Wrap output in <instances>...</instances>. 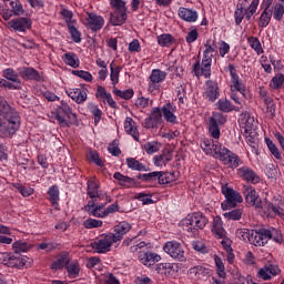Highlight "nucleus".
I'll list each match as a JSON object with an SVG mask.
<instances>
[{"label":"nucleus","instance_id":"f257e3e1","mask_svg":"<svg viewBox=\"0 0 284 284\" xmlns=\"http://www.w3.org/2000/svg\"><path fill=\"white\" fill-rule=\"evenodd\" d=\"M21 128V114L12 108L6 98L0 97V136L12 139Z\"/></svg>","mask_w":284,"mask_h":284},{"label":"nucleus","instance_id":"f03ea898","mask_svg":"<svg viewBox=\"0 0 284 284\" xmlns=\"http://www.w3.org/2000/svg\"><path fill=\"white\" fill-rule=\"evenodd\" d=\"M205 50L203 51L202 64L200 61L193 63L191 72L194 77H204L205 79H210L212 77V59L214 57V52H216V42L207 40L204 44Z\"/></svg>","mask_w":284,"mask_h":284},{"label":"nucleus","instance_id":"7ed1b4c3","mask_svg":"<svg viewBox=\"0 0 284 284\" xmlns=\"http://www.w3.org/2000/svg\"><path fill=\"white\" fill-rule=\"evenodd\" d=\"M183 226L185 227L186 232L191 234H196L199 230H203L205 225H207V217L203 215L201 212H195L189 214L183 221Z\"/></svg>","mask_w":284,"mask_h":284},{"label":"nucleus","instance_id":"20e7f679","mask_svg":"<svg viewBox=\"0 0 284 284\" xmlns=\"http://www.w3.org/2000/svg\"><path fill=\"white\" fill-rule=\"evenodd\" d=\"M112 245L118 247L119 243L113 239L112 233H103L95 237L91 247L97 252V254H108L112 251Z\"/></svg>","mask_w":284,"mask_h":284},{"label":"nucleus","instance_id":"39448f33","mask_svg":"<svg viewBox=\"0 0 284 284\" xmlns=\"http://www.w3.org/2000/svg\"><path fill=\"white\" fill-rule=\"evenodd\" d=\"M221 191L225 199V201L222 202V210H234L239 203H243V195L227 184L222 185Z\"/></svg>","mask_w":284,"mask_h":284},{"label":"nucleus","instance_id":"423d86ee","mask_svg":"<svg viewBox=\"0 0 284 284\" xmlns=\"http://www.w3.org/2000/svg\"><path fill=\"white\" fill-rule=\"evenodd\" d=\"M65 118L69 121H72V123L77 122V113L72 112V108L68 102L61 101L55 114V119L60 128H70V122H68Z\"/></svg>","mask_w":284,"mask_h":284},{"label":"nucleus","instance_id":"0eeeda50","mask_svg":"<svg viewBox=\"0 0 284 284\" xmlns=\"http://www.w3.org/2000/svg\"><path fill=\"white\" fill-rule=\"evenodd\" d=\"M163 252L168 254L173 261H179L180 263H185L187 257L185 256V250L183 245L178 241H168L163 245Z\"/></svg>","mask_w":284,"mask_h":284},{"label":"nucleus","instance_id":"6e6552de","mask_svg":"<svg viewBox=\"0 0 284 284\" xmlns=\"http://www.w3.org/2000/svg\"><path fill=\"white\" fill-rule=\"evenodd\" d=\"M101 184L98 180H88L87 182V194L91 201H106L112 203V197L108 193L100 191Z\"/></svg>","mask_w":284,"mask_h":284},{"label":"nucleus","instance_id":"1a4fd4ad","mask_svg":"<svg viewBox=\"0 0 284 284\" xmlns=\"http://www.w3.org/2000/svg\"><path fill=\"white\" fill-rule=\"evenodd\" d=\"M165 79H168V73L165 71L153 69L149 77L148 92L151 94L159 92V90H161V84L163 81H165Z\"/></svg>","mask_w":284,"mask_h":284},{"label":"nucleus","instance_id":"9d476101","mask_svg":"<svg viewBox=\"0 0 284 284\" xmlns=\"http://www.w3.org/2000/svg\"><path fill=\"white\" fill-rule=\"evenodd\" d=\"M217 159L223 165H226V168H231L232 170H235V168H239V165L243 163L241 158L227 148H224L222 152H220Z\"/></svg>","mask_w":284,"mask_h":284},{"label":"nucleus","instance_id":"9b49d317","mask_svg":"<svg viewBox=\"0 0 284 284\" xmlns=\"http://www.w3.org/2000/svg\"><path fill=\"white\" fill-rule=\"evenodd\" d=\"M108 200L102 204H97V201L90 200L88 204L84 205L83 210L88 213L89 216H94L95 219H108L105 212V205H108Z\"/></svg>","mask_w":284,"mask_h":284},{"label":"nucleus","instance_id":"f8f14e48","mask_svg":"<svg viewBox=\"0 0 284 284\" xmlns=\"http://www.w3.org/2000/svg\"><path fill=\"white\" fill-rule=\"evenodd\" d=\"M83 26L91 32H99L105 26V19L94 12H87L82 20Z\"/></svg>","mask_w":284,"mask_h":284},{"label":"nucleus","instance_id":"ddd939ff","mask_svg":"<svg viewBox=\"0 0 284 284\" xmlns=\"http://www.w3.org/2000/svg\"><path fill=\"white\" fill-rule=\"evenodd\" d=\"M200 148L203 150V152H205V154L213 156L214 159H219V156H221V152L225 150L223 144L219 143L217 141L214 142V140L210 139H203Z\"/></svg>","mask_w":284,"mask_h":284},{"label":"nucleus","instance_id":"4468645a","mask_svg":"<svg viewBox=\"0 0 284 284\" xmlns=\"http://www.w3.org/2000/svg\"><path fill=\"white\" fill-rule=\"evenodd\" d=\"M242 194L247 205H251L252 207H256L257 210L263 207V203L261 202V196L258 195V192H256V189H254L252 185H243Z\"/></svg>","mask_w":284,"mask_h":284},{"label":"nucleus","instance_id":"2eb2a0df","mask_svg":"<svg viewBox=\"0 0 284 284\" xmlns=\"http://www.w3.org/2000/svg\"><path fill=\"white\" fill-rule=\"evenodd\" d=\"M227 70L231 77L230 89L233 91H237L240 92V94H242V97H245V91L247 90V88L245 87V83H243V80H241V77H239V73L236 72V67H234V64H229Z\"/></svg>","mask_w":284,"mask_h":284},{"label":"nucleus","instance_id":"dca6fc26","mask_svg":"<svg viewBox=\"0 0 284 284\" xmlns=\"http://www.w3.org/2000/svg\"><path fill=\"white\" fill-rule=\"evenodd\" d=\"M221 95V91L219 89V83L214 80H207L204 85L203 98L206 101H211L214 103L216 99Z\"/></svg>","mask_w":284,"mask_h":284},{"label":"nucleus","instance_id":"f3484780","mask_svg":"<svg viewBox=\"0 0 284 284\" xmlns=\"http://www.w3.org/2000/svg\"><path fill=\"white\" fill-rule=\"evenodd\" d=\"M270 242V235L267 229H260L256 231H251V244L255 247H265Z\"/></svg>","mask_w":284,"mask_h":284},{"label":"nucleus","instance_id":"a211bd4d","mask_svg":"<svg viewBox=\"0 0 284 284\" xmlns=\"http://www.w3.org/2000/svg\"><path fill=\"white\" fill-rule=\"evenodd\" d=\"M140 263L145 265V267H152V265L159 263L161 261V255L159 253L150 252V251H142L139 253L138 256Z\"/></svg>","mask_w":284,"mask_h":284},{"label":"nucleus","instance_id":"6ab92c4d","mask_svg":"<svg viewBox=\"0 0 284 284\" xmlns=\"http://www.w3.org/2000/svg\"><path fill=\"white\" fill-rule=\"evenodd\" d=\"M9 28L16 30V32H26L32 28V20L30 18H16L8 22Z\"/></svg>","mask_w":284,"mask_h":284},{"label":"nucleus","instance_id":"aec40b11","mask_svg":"<svg viewBox=\"0 0 284 284\" xmlns=\"http://www.w3.org/2000/svg\"><path fill=\"white\" fill-rule=\"evenodd\" d=\"M132 230V225L129 222L122 221L118 225L114 226L113 232L111 233V236H113L115 243H121L123 241V236L128 234Z\"/></svg>","mask_w":284,"mask_h":284},{"label":"nucleus","instance_id":"412c9836","mask_svg":"<svg viewBox=\"0 0 284 284\" xmlns=\"http://www.w3.org/2000/svg\"><path fill=\"white\" fill-rule=\"evenodd\" d=\"M95 99L100 100L102 103H108L110 108H118L116 101L112 98V93L108 92L102 85L97 87Z\"/></svg>","mask_w":284,"mask_h":284},{"label":"nucleus","instance_id":"4be33fe9","mask_svg":"<svg viewBox=\"0 0 284 284\" xmlns=\"http://www.w3.org/2000/svg\"><path fill=\"white\" fill-rule=\"evenodd\" d=\"M281 274V268L277 265H268L258 270L257 278H262V281H272L274 276H278Z\"/></svg>","mask_w":284,"mask_h":284},{"label":"nucleus","instance_id":"5701e85b","mask_svg":"<svg viewBox=\"0 0 284 284\" xmlns=\"http://www.w3.org/2000/svg\"><path fill=\"white\" fill-rule=\"evenodd\" d=\"M155 272L160 274V276H174L179 272V264L164 262L158 264Z\"/></svg>","mask_w":284,"mask_h":284},{"label":"nucleus","instance_id":"b1692460","mask_svg":"<svg viewBox=\"0 0 284 284\" xmlns=\"http://www.w3.org/2000/svg\"><path fill=\"white\" fill-rule=\"evenodd\" d=\"M237 174L240 179H243V181H247V183L256 184L261 182V176H258V174H256L254 170L248 166H242L237 169Z\"/></svg>","mask_w":284,"mask_h":284},{"label":"nucleus","instance_id":"393cba45","mask_svg":"<svg viewBox=\"0 0 284 284\" xmlns=\"http://www.w3.org/2000/svg\"><path fill=\"white\" fill-rule=\"evenodd\" d=\"M178 14L180 19H182V21H186V23H196V21H199V12L194 9L180 7Z\"/></svg>","mask_w":284,"mask_h":284},{"label":"nucleus","instance_id":"a878e982","mask_svg":"<svg viewBox=\"0 0 284 284\" xmlns=\"http://www.w3.org/2000/svg\"><path fill=\"white\" fill-rule=\"evenodd\" d=\"M175 112L176 105L172 103H166L162 106V116H164V121H166V123H172L173 125L179 123Z\"/></svg>","mask_w":284,"mask_h":284},{"label":"nucleus","instance_id":"bb28decb","mask_svg":"<svg viewBox=\"0 0 284 284\" xmlns=\"http://www.w3.org/2000/svg\"><path fill=\"white\" fill-rule=\"evenodd\" d=\"M67 94L70 97V99H72V101H75V103L79 104L88 101V89L85 88L69 89Z\"/></svg>","mask_w":284,"mask_h":284},{"label":"nucleus","instance_id":"cd10ccee","mask_svg":"<svg viewBox=\"0 0 284 284\" xmlns=\"http://www.w3.org/2000/svg\"><path fill=\"white\" fill-rule=\"evenodd\" d=\"M2 77L7 81H10L16 87V89L21 90V88H23L21 79L19 78V73L14 71V69L7 68L2 70Z\"/></svg>","mask_w":284,"mask_h":284},{"label":"nucleus","instance_id":"c85d7f7f","mask_svg":"<svg viewBox=\"0 0 284 284\" xmlns=\"http://www.w3.org/2000/svg\"><path fill=\"white\" fill-rule=\"evenodd\" d=\"M20 77L27 81H43V75L37 69L30 67L20 69Z\"/></svg>","mask_w":284,"mask_h":284},{"label":"nucleus","instance_id":"c756f323","mask_svg":"<svg viewBox=\"0 0 284 284\" xmlns=\"http://www.w3.org/2000/svg\"><path fill=\"white\" fill-rule=\"evenodd\" d=\"M72 257H70V253L62 252L57 255L55 260L51 264V270H63L70 263Z\"/></svg>","mask_w":284,"mask_h":284},{"label":"nucleus","instance_id":"7c9ffc66","mask_svg":"<svg viewBox=\"0 0 284 284\" xmlns=\"http://www.w3.org/2000/svg\"><path fill=\"white\" fill-rule=\"evenodd\" d=\"M172 159V152H170V150H164L160 154L154 155L153 163L155 168H165Z\"/></svg>","mask_w":284,"mask_h":284},{"label":"nucleus","instance_id":"2f4dec72","mask_svg":"<svg viewBox=\"0 0 284 284\" xmlns=\"http://www.w3.org/2000/svg\"><path fill=\"white\" fill-rule=\"evenodd\" d=\"M239 123L244 128L245 132H252L256 126V120H254V116L250 115L247 112L240 115Z\"/></svg>","mask_w":284,"mask_h":284},{"label":"nucleus","instance_id":"473e14b6","mask_svg":"<svg viewBox=\"0 0 284 284\" xmlns=\"http://www.w3.org/2000/svg\"><path fill=\"white\" fill-rule=\"evenodd\" d=\"M245 8H247V0H239L234 12L236 26L243 23V19H245Z\"/></svg>","mask_w":284,"mask_h":284},{"label":"nucleus","instance_id":"72a5a7b5","mask_svg":"<svg viewBox=\"0 0 284 284\" xmlns=\"http://www.w3.org/2000/svg\"><path fill=\"white\" fill-rule=\"evenodd\" d=\"M124 131L130 136H133L134 141H139V129H136V122L130 116L124 120Z\"/></svg>","mask_w":284,"mask_h":284},{"label":"nucleus","instance_id":"f704fd0d","mask_svg":"<svg viewBox=\"0 0 284 284\" xmlns=\"http://www.w3.org/2000/svg\"><path fill=\"white\" fill-rule=\"evenodd\" d=\"M65 270L69 278H79V274H81V264H79V261L77 260H71L69 264H67Z\"/></svg>","mask_w":284,"mask_h":284},{"label":"nucleus","instance_id":"c9c22d12","mask_svg":"<svg viewBox=\"0 0 284 284\" xmlns=\"http://www.w3.org/2000/svg\"><path fill=\"white\" fill-rule=\"evenodd\" d=\"M212 232L217 236V239H225V234H227V232L223 227V220L221 216H215L213 219Z\"/></svg>","mask_w":284,"mask_h":284},{"label":"nucleus","instance_id":"e433bc0d","mask_svg":"<svg viewBox=\"0 0 284 284\" xmlns=\"http://www.w3.org/2000/svg\"><path fill=\"white\" fill-rule=\"evenodd\" d=\"M47 194L49 196V201H50L51 205L55 210H59V201H61V199L59 197V195H60L59 186H57V185L50 186Z\"/></svg>","mask_w":284,"mask_h":284},{"label":"nucleus","instance_id":"4c0bfd02","mask_svg":"<svg viewBox=\"0 0 284 284\" xmlns=\"http://www.w3.org/2000/svg\"><path fill=\"white\" fill-rule=\"evenodd\" d=\"M189 274L195 278H207L210 276V268L203 265L193 266L189 270Z\"/></svg>","mask_w":284,"mask_h":284},{"label":"nucleus","instance_id":"58836bf2","mask_svg":"<svg viewBox=\"0 0 284 284\" xmlns=\"http://www.w3.org/2000/svg\"><path fill=\"white\" fill-rule=\"evenodd\" d=\"M8 267H17L18 270H21V267H28V257L17 256L11 253Z\"/></svg>","mask_w":284,"mask_h":284},{"label":"nucleus","instance_id":"ea45409f","mask_svg":"<svg viewBox=\"0 0 284 284\" xmlns=\"http://www.w3.org/2000/svg\"><path fill=\"white\" fill-rule=\"evenodd\" d=\"M128 21V10L123 11H114L111 14V23L112 26H123Z\"/></svg>","mask_w":284,"mask_h":284},{"label":"nucleus","instance_id":"a19ab883","mask_svg":"<svg viewBox=\"0 0 284 284\" xmlns=\"http://www.w3.org/2000/svg\"><path fill=\"white\" fill-rule=\"evenodd\" d=\"M268 233V241H274V243H277L278 245H283L284 239H283V232L276 227H268L266 229Z\"/></svg>","mask_w":284,"mask_h":284},{"label":"nucleus","instance_id":"79ce46f5","mask_svg":"<svg viewBox=\"0 0 284 284\" xmlns=\"http://www.w3.org/2000/svg\"><path fill=\"white\" fill-rule=\"evenodd\" d=\"M113 179L119 182V185H122V187H131L134 185V179L130 176H125L121 174V172H115L113 174Z\"/></svg>","mask_w":284,"mask_h":284},{"label":"nucleus","instance_id":"37998d69","mask_svg":"<svg viewBox=\"0 0 284 284\" xmlns=\"http://www.w3.org/2000/svg\"><path fill=\"white\" fill-rule=\"evenodd\" d=\"M62 59L67 65H70V68H79L81 63L79 57L74 52L64 53Z\"/></svg>","mask_w":284,"mask_h":284},{"label":"nucleus","instance_id":"c03bdc74","mask_svg":"<svg viewBox=\"0 0 284 284\" xmlns=\"http://www.w3.org/2000/svg\"><path fill=\"white\" fill-rule=\"evenodd\" d=\"M215 105L221 112H232V110H239L234 108V104H232V102L225 98L220 99Z\"/></svg>","mask_w":284,"mask_h":284},{"label":"nucleus","instance_id":"a18cd8bd","mask_svg":"<svg viewBox=\"0 0 284 284\" xmlns=\"http://www.w3.org/2000/svg\"><path fill=\"white\" fill-rule=\"evenodd\" d=\"M121 70L123 67H114V62L110 63V79L111 84L115 87L119 83V77H121Z\"/></svg>","mask_w":284,"mask_h":284},{"label":"nucleus","instance_id":"49530a36","mask_svg":"<svg viewBox=\"0 0 284 284\" xmlns=\"http://www.w3.org/2000/svg\"><path fill=\"white\" fill-rule=\"evenodd\" d=\"M247 43H248L250 48H252V50H254V52H256L257 55H261V54H263V52H265V50H263V45L261 44V40H258V38L248 37Z\"/></svg>","mask_w":284,"mask_h":284},{"label":"nucleus","instance_id":"de8ad7c7","mask_svg":"<svg viewBox=\"0 0 284 284\" xmlns=\"http://www.w3.org/2000/svg\"><path fill=\"white\" fill-rule=\"evenodd\" d=\"M214 263L216 267V274L220 278H226L227 272H225V264L219 255H214Z\"/></svg>","mask_w":284,"mask_h":284},{"label":"nucleus","instance_id":"09e8293b","mask_svg":"<svg viewBox=\"0 0 284 284\" xmlns=\"http://www.w3.org/2000/svg\"><path fill=\"white\" fill-rule=\"evenodd\" d=\"M175 39L170 33H164L158 37V44L161 48H170L174 43Z\"/></svg>","mask_w":284,"mask_h":284},{"label":"nucleus","instance_id":"8fccbe9b","mask_svg":"<svg viewBox=\"0 0 284 284\" xmlns=\"http://www.w3.org/2000/svg\"><path fill=\"white\" fill-rule=\"evenodd\" d=\"M273 11H263L257 21L258 28H267L272 21Z\"/></svg>","mask_w":284,"mask_h":284},{"label":"nucleus","instance_id":"3c124183","mask_svg":"<svg viewBox=\"0 0 284 284\" xmlns=\"http://www.w3.org/2000/svg\"><path fill=\"white\" fill-rule=\"evenodd\" d=\"M12 247L16 254H21V252H28L32 247V244L26 241H17L12 244Z\"/></svg>","mask_w":284,"mask_h":284},{"label":"nucleus","instance_id":"603ef678","mask_svg":"<svg viewBox=\"0 0 284 284\" xmlns=\"http://www.w3.org/2000/svg\"><path fill=\"white\" fill-rule=\"evenodd\" d=\"M14 190H17L21 196L28 197V196H32V194H34V189L30 187V186H24L21 183H13L12 184Z\"/></svg>","mask_w":284,"mask_h":284},{"label":"nucleus","instance_id":"864d4df0","mask_svg":"<svg viewBox=\"0 0 284 284\" xmlns=\"http://www.w3.org/2000/svg\"><path fill=\"white\" fill-rule=\"evenodd\" d=\"M126 165L130 170H135L138 172L145 171V165L134 158H128Z\"/></svg>","mask_w":284,"mask_h":284},{"label":"nucleus","instance_id":"5fc2aeb1","mask_svg":"<svg viewBox=\"0 0 284 284\" xmlns=\"http://www.w3.org/2000/svg\"><path fill=\"white\" fill-rule=\"evenodd\" d=\"M227 221H241L243 219V209H234L223 214Z\"/></svg>","mask_w":284,"mask_h":284},{"label":"nucleus","instance_id":"6e6d98bb","mask_svg":"<svg viewBox=\"0 0 284 284\" xmlns=\"http://www.w3.org/2000/svg\"><path fill=\"white\" fill-rule=\"evenodd\" d=\"M113 94H115V97H119L120 99H124L125 101H129V99H132V97H134V90H132V89H126V90L113 89Z\"/></svg>","mask_w":284,"mask_h":284},{"label":"nucleus","instance_id":"4d7b16f0","mask_svg":"<svg viewBox=\"0 0 284 284\" xmlns=\"http://www.w3.org/2000/svg\"><path fill=\"white\" fill-rule=\"evenodd\" d=\"M235 236L240 239V241H248V243H252V231L247 229H237Z\"/></svg>","mask_w":284,"mask_h":284},{"label":"nucleus","instance_id":"13d9d810","mask_svg":"<svg viewBox=\"0 0 284 284\" xmlns=\"http://www.w3.org/2000/svg\"><path fill=\"white\" fill-rule=\"evenodd\" d=\"M69 34L74 43H81V31L77 29V24L68 26Z\"/></svg>","mask_w":284,"mask_h":284},{"label":"nucleus","instance_id":"bf43d9fd","mask_svg":"<svg viewBox=\"0 0 284 284\" xmlns=\"http://www.w3.org/2000/svg\"><path fill=\"white\" fill-rule=\"evenodd\" d=\"M283 83H284V74L277 73V74H275V77L272 78L270 87L273 90H278V89L283 88Z\"/></svg>","mask_w":284,"mask_h":284},{"label":"nucleus","instance_id":"052dcab7","mask_svg":"<svg viewBox=\"0 0 284 284\" xmlns=\"http://www.w3.org/2000/svg\"><path fill=\"white\" fill-rule=\"evenodd\" d=\"M226 122L227 118H225L223 113H213V115L209 120V123L213 125H225Z\"/></svg>","mask_w":284,"mask_h":284},{"label":"nucleus","instance_id":"680f3d73","mask_svg":"<svg viewBox=\"0 0 284 284\" xmlns=\"http://www.w3.org/2000/svg\"><path fill=\"white\" fill-rule=\"evenodd\" d=\"M158 181H159L160 185H168L169 183H172V181H174V173L159 172Z\"/></svg>","mask_w":284,"mask_h":284},{"label":"nucleus","instance_id":"e2e57ef3","mask_svg":"<svg viewBox=\"0 0 284 284\" xmlns=\"http://www.w3.org/2000/svg\"><path fill=\"white\" fill-rule=\"evenodd\" d=\"M152 103H154L152 100H150L149 98L145 97H139L135 100V108H138V110H145V108H150V105H152Z\"/></svg>","mask_w":284,"mask_h":284},{"label":"nucleus","instance_id":"0e129e2a","mask_svg":"<svg viewBox=\"0 0 284 284\" xmlns=\"http://www.w3.org/2000/svg\"><path fill=\"white\" fill-rule=\"evenodd\" d=\"M265 143L271 154H273L275 159L281 160V151L278 150V146H276L270 138H265Z\"/></svg>","mask_w":284,"mask_h":284},{"label":"nucleus","instance_id":"69168bd1","mask_svg":"<svg viewBox=\"0 0 284 284\" xmlns=\"http://www.w3.org/2000/svg\"><path fill=\"white\" fill-rule=\"evenodd\" d=\"M11 6V12H13L14 17H21L23 14V4H21V1L19 0H12L10 2Z\"/></svg>","mask_w":284,"mask_h":284},{"label":"nucleus","instance_id":"338daca9","mask_svg":"<svg viewBox=\"0 0 284 284\" xmlns=\"http://www.w3.org/2000/svg\"><path fill=\"white\" fill-rule=\"evenodd\" d=\"M144 150L146 154H155V152H159V150H161V143L154 141L148 142L146 144H144Z\"/></svg>","mask_w":284,"mask_h":284},{"label":"nucleus","instance_id":"774afa93","mask_svg":"<svg viewBox=\"0 0 284 284\" xmlns=\"http://www.w3.org/2000/svg\"><path fill=\"white\" fill-rule=\"evenodd\" d=\"M102 284H121L112 273H106L100 277Z\"/></svg>","mask_w":284,"mask_h":284}]
</instances>
